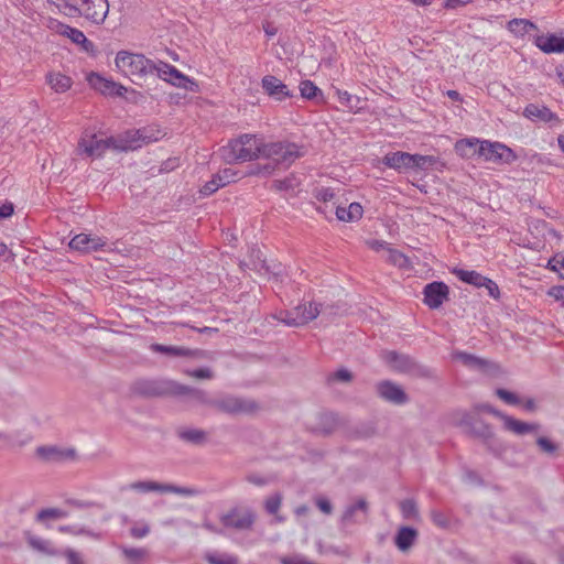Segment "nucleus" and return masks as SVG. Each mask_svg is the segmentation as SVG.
Returning <instances> with one entry per match:
<instances>
[{
	"label": "nucleus",
	"instance_id": "1",
	"mask_svg": "<svg viewBox=\"0 0 564 564\" xmlns=\"http://www.w3.org/2000/svg\"><path fill=\"white\" fill-rule=\"evenodd\" d=\"M58 10L70 18L84 17L86 20L101 24L108 15L107 0H48Z\"/></svg>",
	"mask_w": 564,
	"mask_h": 564
},
{
	"label": "nucleus",
	"instance_id": "2",
	"mask_svg": "<svg viewBox=\"0 0 564 564\" xmlns=\"http://www.w3.org/2000/svg\"><path fill=\"white\" fill-rule=\"evenodd\" d=\"M264 142L254 134H242L223 147L221 156L228 163L247 162L262 158Z\"/></svg>",
	"mask_w": 564,
	"mask_h": 564
},
{
	"label": "nucleus",
	"instance_id": "3",
	"mask_svg": "<svg viewBox=\"0 0 564 564\" xmlns=\"http://www.w3.org/2000/svg\"><path fill=\"white\" fill-rule=\"evenodd\" d=\"M116 66L126 76L130 77L134 84L140 85L147 76L156 70V63L147 58L143 54H134L121 51L115 58Z\"/></svg>",
	"mask_w": 564,
	"mask_h": 564
},
{
	"label": "nucleus",
	"instance_id": "4",
	"mask_svg": "<svg viewBox=\"0 0 564 564\" xmlns=\"http://www.w3.org/2000/svg\"><path fill=\"white\" fill-rule=\"evenodd\" d=\"M303 152L296 143L279 141L264 143L262 158L271 160L275 164L289 167L295 160L301 158Z\"/></svg>",
	"mask_w": 564,
	"mask_h": 564
},
{
	"label": "nucleus",
	"instance_id": "5",
	"mask_svg": "<svg viewBox=\"0 0 564 564\" xmlns=\"http://www.w3.org/2000/svg\"><path fill=\"white\" fill-rule=\"evenodd\" d=\"M213 409L228 415L249 414L258 410V404L251 399L232 394H221L215 398Z\"/></svg>",
	"mask_w": 564,
	"mask_h": 564
},
{
	"label": "nucleus",
	"instance_id": "6",
	"mask_svg": "<svg viewBox=\"0 0 564 564\" xmlns=\"http://www.w3.org/2000/svg\"><path fill=\"white\" fill-rule=\"evenodd\" d=\"M123 490H133L142 494L149 491H159L162 494H176L185 497H194L200 494L198 489L193 487H181L171 484H160L153 480L134 481L123 487Z\"/></svg>",
	"mask_w": 564,
	"mask_h": 564
},
{
	"label": "nucleus",
	"instance_id": "7",
	"mask_svg": "<svg viewBox=\"0 0 564 564\" xmlns=\"http://www.w3.org/2000/svg\"><path fill=\"white\" fill-rule=\"evenodd\" d=\"M134 392L144 397L175 395L182 391L181 383L172 380H140L134 383Z\"/></svg>",
	"mask_w": 564,
	"mask_h": 564
},
{
	"label": "nucleus",
	"instance_id": "8",
	"mask_svg": "<svg viewBox=\"0 0 564 564\" xmlns=\"http://www.w3.org/2000/svg\"><path fill=\"white\" fill-rule=\"evenodd\" d=\"M111 147H115L113 138L102 139L89 130L83 132L78 142L79 152L89 158H100Z\"/></svg>",
	"mask_w": 564,
	"mask_h": 564
},
{
	"label": "nucleus",
	"instance_id": "9",
	"mask_svg": "<svg viewBox=\"0 0 564 564\" xmlns=\"http://www.w3.org/2000/svg\"><path fill=\"white\" fill-rule=\"evenodd\" d=\"M318 314L319 308L317 304L308 303L297 305L290 311L281 312L278 318L288 326L297 327L315 319Z\"/></svg>",
	"mask_w": 564,
	"mask_h": 564
},
{
	"label": "nucleus",
	"instance_id": "10",
	"mask_svg": "<svg viewBox=\"0 0 564 564\" xmlns=\"http://www.w3.org/2000/svg\"><path fill=\"white\" fill-rule=\"evenodd\" d=\"M256 518V512L252 509L236 507L223 514L220 521L226 528L246 531L252 529Z\"/></svg>",
	"mask_w": 564,
	"mask_h": 564
},
{
	"label": "nucleus",
	"instance_id": "11",
	"mask_svg": "<svg viewBox=\"0 0 564 564\" xmlns=\"http://www.w3.org/2000/svg\"><path fill=\"white\" fill-rule=\"evenodd\" d=\"M479 149L481 151L480 158L487 162L511 164L517 160L513 150L500 142L484 140V145Z\"/></svg>",
	"mask_w": 564,
	"mask_h": 564
},
{
	"label": "nucleus",
	"instance_id": "12",
	"mask_svg": "<svg viewBox=\"0 0 564 564\" xmlns=\"http://www.w3.org/2000/svg\"><path fill=\"white\" fill-rule=\"evenodd\" d=\"M155 73L160 78L171 83L176 87L184 88L189 91L198 90V84L196 82L189 79L187 76L182 74L176 67L167 63L160 61L156 65Z\"/></svg>",
	"mask_w": 564,
	"mask_h": 564
},
{
	"label": "nucleus",
	"instance_id": "13",
	"mask_svg": "<svg viewBox=\"0 0 564 564\" xmlns=\"http://www.w3.org/2000/svg\"><path fill=\"white\" fill-rule=\"evenodd\" d=\"M69 248L85 253L108 248V240L105 237L91 236L88 234H78L68 243Z\"/></svg>",
	"mask_w": 564,
	"mask_h": 564
},
{
	"label": "nucleus",
	"instance_id": "14",
	"mask_svg": "<svg viewBox=\"0 0 564 564\" xmlns=\"http://www.w3.org/2000/svg\"><path fill=\"white\" fill-rule=\"evenodd\" d=\"M424 304L436 310L449 299V288L444 282L434 281L424 286Z\"/></svg>",
	"mask_w": 564,
	"mask_h": 564
},
{
	"label": "nucleus",
	"instance_id": "15",
	"mask_svg": "<svg viewBox=\"0 0 564 564\" xmlns=\"http://www.w3.org/2000/svg\"><path fill=\"white\" fill-rule=\"evenodd\" d=\"M369 506L366 499L359 498L344 510L340 522L344 525L361 523L368 516Z\"/></svg>",
	"mask_w": 564,
	"mask_h": 564
},
{
	"label": "nucleus",
	"instance_id": "16",
	"mask_svg": "<svg viewBox=\"0 0 564 564\" xmlns=\"http://www.w3.org/2000/svg\"><path fill=\"white\" fill-rule=\"evenodd\" d=\"M36 455L46 463H62L73 460L76 452L73 448H61L58 446H39Z\"/></svg>",
	"mask_w": 564,
	"mask_h": 564
},
{
	"label": "nucleus",
	"instance_id": "17",
	"mask_svg": "<svg viewBox=\"0 0 564 564\" xmlns=\"http://www.w3.org/2000/svg\"><path fill=\"white\" fill-rule=\"evenodd\" d=\"M261 86L265 94L276 101H283L293 96L288 86L273 75L264 76Z\"/></svg>",
	"mask_w": 564,
	"mask_h": 564
},
{
	"label": "nucleus",
	"instance_id": "18",
	"mask_svg": "<svg viewBox=\"0 0 564 564\" xmlns=\"http://www.w3.org/2000/svg\"><path fill=\"white\" fill-rule=\"evenodd\" d=\"M377 392L380 398L394 404H404L408 402V395L403 389L389 380L380 381L377 384Z\"/></svg>",
	"mask_w": 564,
	"mask_h": 564
},
{
	"label": "nucleus",
	"instance_id": "19",
	"mask_svg": "<svg viewBox=\"0 0 564 564\" xmlns=\"http://www.w3.org/2000/svg\"><path fill=\"white\" fill-rule=\"evenodd\" d=\"M163 137L160 130L153 128H143L127 132V142L130 149H137L142 143H150L160 140Z\"/></svg>",
	"mask_w": 564,
	"mask_h": 564
},
{
	"label": "nucleus",
	"instance_id": "20",
	"mask_svg": "<svg viewBox=\"0 0 564 564\" xmlns=\"http://www.w3.org/2000/svg\"><path fill=\"white\" fill-rule=\"evenodd\" d=\"M382 357L391 369L406 375L409 373L411 366L415 360L409 355L400 354L394 350L386 351Z\"/></svg>",
	"mask_w": 564,
	"mask_h": 564
},
{
	"label": "nucleus",
	"instance_id": "21",
	"mask_svg": "<svg viewBox=\"0 0 564 564\" xmlns=\"http://www.w3.org/2000/svg\"><path fill=\"white\" fill-rule=\"evenodd\" d=\"M411 161L412 154L401 151L389 152L382 159V163L386 166L393 169L398 172H405L412 170Z\"/></svg>",
	"mask_w": 564,
	"mask_h": 564
},
{
	"label": "nucleus",
	"instance_id": "22",
	"mask_svg": "<svg viewBox=\"0 0 564 564\" xmlns=\"http://www.w3.org/2000/svg\"><path fill=\"white\" fill-rule=\"evenodd\" d=\"M453 358L459 360L464 366L470 369L480 370L482 372H489L495 368V364L490 362L489 360L479 358L465 351H455L453 354Z\"/></svg>",
	"mask_w": 564,
	"mask_h": 564
},
{
	"label": "nucleus",
	"instance_id": "23",
	"mask_svg": "<svg viewBox=\"0 0 564 564\" xmlns=\"http://www.w3.org/2000/svg\"><path fill=\"white\" fill-rule=\"evenodd\" d=\"M484 145V140L477 138H465L456 141L455 151L464 159H473L475 156L480 158V147Z\"/></svg>",
	"mask_w": 564,
	"mask_h": 564
},
{
	"label": "nucleus",
	"instance_id": "24",
	"mask_svg": "<svg viewBox=\"0 0 564 564\" xmlns=\"http://www.w3.org/2000/svg\"><path fill=\"white\" fill-rule=\"evenodd\" d=\"M177 437L184 443L202 446L208 442V432L196 427L181 426L176 430Z\"/></svg>",
	"mask_w": 564,
	"mask_h": 564
},
{
	"label": "nucleus",
	"instance_id": "25",
	"mask_svg": "<svg viewBox=\"0 0 564 564\" xmlns=\"http://www.w3.org/2000/svg\"><path fill=\"white\" fill-rule=\"evenodd\" d=\"M523 116L532 121L552 122L558 121L557 116L545 106L529 104L523 110Z\"/></svg>",
	"mask_w": 564,
	"mask_h": 564
},
{
	"label": "nucleus",
	"instance_id": "26",
	"mask_svg": "<svg viewBox=\"0 0 564 564\" xmlns=\"http://www.w3.org/2000/svg\"><path fill=\"white\" fill-rule=\"evenodd\" d=\"M535 45L544 53H563L564 52V37L555 34L539 35L535 39Z\"/></svg>",
	"mask_w": 564,
	"mask_h": 564
},
{
	"label": "nucleus",
	"instance_id": "27",
	"mask_svg": "<svg viewBox=\"0 0 564 564\" xmlns=\"http://www.w3.org/2000/svg\"><path fill=\"white\" fill-rule=\"evenodd\" d=\"M419 532L411 527H401L395 536L394 544L401 552H408L415 543Z\"/></svg>",
	"mask_w": 564,
	"mask_h": 564
},
{
	"label": "nucleus",
	"instance_id": "28",
	"mask_svg": "<svg viewBox=\"0 0 564 564\" xmlns=\"http://www.w3.org/2000/svg\"><path fill=\"white\" fill-rule=\"evenodd\" d=\"M503 427L505 430L514 433L516 435H524L529 433H533L538 431L539 424L536 423H528L520 420H517L510 415H506L503 417Z\"/></svg>",
	"mask_w": 564,
	"mask_h": 564
},
{
	"label": "nucleus",
	"instance_id": "29",
	"mask_svg": "<svg viewBox=\"0 0 564 564\" xmlns=\"http://www.w3.org/2000/svg\"><path fill=\"white\" fill-rule=\"evenodd\" d=\"M466 433L481 438L488 448H491V442L495 438V433L489 424L476 420V422L467 430Z\"/></svg>",
	"mask_w": 564,
	"mask_h": 564
},
{
	"label": "nucleus",
	"instance_id": "30",
	"mask_svg": "<svg viewBox=\"0 0 564 564\" xmlns=\"http://www.w3.org/2000/svg\"><path fill=\"white\" fill-rule=\"evenodd\" d=\"M301 185V180L295 174H290L283 180H274L271 188L285 195H294Z\"/></svg>",
	"mask_w": 564,
	"mask_h": 564
},
{
	"label": "nucleus",
	"instance_id": "31",
	"mask_svg": "<svg viewBox=\"0 0 564 564\" xmlns=\"http://www.w3.org/2000/svg\"><path fill=\"white\" fill-rule=\"evenodd\" d=\"M338 424V416L335 413H322L314 431L323 435H328L337 429Z\"/></svg>",
	"mask_w": 564,
	"mask_h": 564
},
{
	"label": "nucleus",
	"instance_id": "32",
	"mask_svg": "<svg viewBox=\"0 0 564 564\" xmlns=\"http://www.w3.org/2000/svg\"><path fill=\"white\" fill-rule=\"evenodd\" d=\"M362 206L359 203H351L347 208L337 206L336 217L341 221H356L362 217Z\"/></svg>",
	"mask_w": 564,
	"mask_h": 564
},
{
	"label": "nucleus",
	"instance_id": "33",
	"mask_svg": "<svg viewBox=\"0 0 564 564\" xmlns=\"http://www.w3.org/2000/svg\"><path fill=\"white\" fill-rule=\"evenodd\" d=\"M25 539L28 544L35 551L45 554V555H56V551L51 541L45 540L43 538L31 534L30 532L25 533Z\"/></svg>",
	"mask_w": 564,
	"mask_h": 564
},
{
	"label": "nucleus",
	"instance_id": "34",
	"mask_svg": "<svg viewBox=\"0 0 564 564\" xmlns=\"http://www.w3.org/2000/svg\"><path fill=\"white\" fill-rule=\"evenodd\" d=\"M151 349L155 352L174 356V357H189V356H196L198 354V350H191L185 347H178V346H165L161 344H153L151 346Z\"/></svg>",
	"mask_w": 564,
	"mask_h": 564
},
{
	"label": "nucleus",
	"instance_id": "35",
	"mask_svg": "<svg viewBox=\"0 0 564 564\" xmlns=\"http://www.w3.org/2000/svg\"><path fill=\"white\" fill-rule=\"evenodd\" d=\"M181 387L184 388V390L182 389V391L176 392L175 395H189L196 402L213 408L215 398L209 397L204 390L192 388L185 384H181Z\"/></svg>",
	"mask_w": 564,
	"mask_h": 564
},
{
	"label": "nucleus",
	"instance_id": "36",
	"mask_svg": "<svg viewBox=\"0 0 564 564\" xmlns=\"http://www.w3.org/2000/svg\"><path fill=\"white\" fill-rule=\"evenodd\" d=\"M453 273L463 282L471 284L477 288H482L486 276L481 275L477 271H468L464 269L455 268Z\"/></svg>",
	"mask_w": 564,
	"mask_h": 564
},
{
	"label": "nucleus",
	"instance_id": "37",
	"mask_svg": "<svg viewBox=\"0 0 564 564\" xmlns=\"http://www.w3.org/2000/svg\"><path fill=\"white\" fill-rule=\"evenodd\" d=\"M88 82L91 87L104 95H112L113 88L116 87V83L109 79L101 77L98 74H90L88 77Z\"/></svg>",
	"mask_w": 564,
	"mask_h": 564
},
{
	"label": "nucleus",
	"instance_id": "38",
	"mask_svg": "<svg viewBox=\"0 0 564 564\" xmlns=\"http://www.w3.org/2000/svg\"><path fill=\"white\" fill-rule=\"evenodd\" d=\"M47 84L56 93H65L72 86L70 77L61 73H50L47 75Z\"/></svg>",
	"mask_w": 564,
	"mask_h": 564
},
{
	"label": "nucleus",
	"instance_id": "39",
	"mask_svg": "<svg viewBox=\"0 0 564 564\" xmlns=\"http://www.w3.org/2000/svg\"><path fill=\"white\" fill-rule=\"evenodd\" d=\"M536 29V25L527 19H512L508 22V30L517 36H523Z\"/></svg>",
	"mask_w": 564,
	"mask_h": 564
},
{
	"label": "nucleus",
	"instance_id": "40",
	"mask_svg": "<svg viewBox=\"0 0 564 564\" xmlns=\"http://www.w3.org/2000/svg\"><path fill=\"white\" fill-rule=\"evenodd\" d=\"M408 375L412 376L414 378H424V379H435L436 378L435 371L432 368L424 366V365L417 362L416 360L413 361Z\"/></svg>",
	"mask_w": 564,
	"mask_h": 564
},
{
	"label": "nucleus",
	"instance_id": "41",
	"mask_svg": "<svg viewBox=\"0 0 564 564\" xmlns=\"http://www.w3.org/2000/svg\"><path fill=\"white\" fill-rule=\"evenodd\" d=\"M436 158L433 155L412 154V170H426L436 163Z\"/></svg>",
	"mask_w": 564,
	"mask_h": 564
},
{
	"label": "nucleus",
	"instance_id": "42",
	"mask_svg": "<svg viewBox=\"0 0 564 564\" xmlns=\"http://www.w3.org/2000/svg\"><path fill=\"white\" fill-rule=\"evenodd\" d=\"M206 561L209 564H238L239 558L236 555L228 554V553H208L205 556Z\"/></svg>",
	"mask_w": 564,
	"mask_h": 564
},
{
	"label": "nucleus",
	"instance_id": "43",
	"mask_svg": "<svg viewBox=\"0 0 564 564\" xmlns=\"http://www.w3.org/2000/svg\"><path fill=\"white\" fill-rule=\"evenodd\" d=\"M387 252H388L387 261L390 262L391 264H393V265H395V267H398L400 269H405V268L409 267L410 261H409L408 257H405L399 250L389 248L387 250Z\"/></svg>",
	"mask_w": 564,
	"mask_h": 564
},
{
	"label": "nucleus",
	"instance_id": "44",
	"mask_svg": "<svg viewBox=\"0 0 564 564\" xmlns=\"http://www.w3.org/2000/svg\"><path fill=\"white\" fill-rule=\"evenodd\" d=\"M68 517V512L58 508H46L39 511L36 514L37 521H44L46 519H64Z\"/></svg>",
	"mask_w": 564,
	"mask_h": 564
},
{
	"label": "nucleus",
	"instance_id": "45",
	"mask_svg": "<svg viewBox=\"0 0 564 564\" xmlns=\"http://www.w3.org/2000/svg\"><path fill=\"white\" fill-rule=\"evenodd\" d=\"M282 495L280 492H275L271 496H269L265 500H264V509L265 511L269 513V514H274L276 516L280 508H281V505H282Z\"/></svg>",
	"mask_w": 564,
	"mask_h": 564
},
{
	"label": "nucleus",
	"instance_id": "46",
	"mask_svg": "<svg viewBox=\"0 0 564 564\" xmlns=\"http://www.w3.org/2000/svg\"><path fill=\"white\" fill-rule=\"evenodd\" d=\"M400 510L404 519H416L419 511L413 499H404L400 502Z\"/></svg>",
	"mask_w": 564,
	"mask_h": 564
},
{
	"label": "nucleus",
	"instance_id": "47",
	"mask_svg": "<svg viewBox=\"0 0 564 564\" xmlns=\"http://www.w3.org/2000/svg\"><path fill=\"white\" fill-rule=\"evenodd\" d=\"M299 88L301 96L306 99H313L318 94H322L321 89L311 80L301 82Z\"/></svg>",
	"mask_w": 564,
	"mask_h": 564
},
{
	"label": "nucleus",
	"instance_id": "48",
	"mask_svg": "<svg viewBox=\"0 0 564 564\" xmlns=\"http://www.w3.org/2000/svg\"><path fill=\"white\" fill-rule=\"evenodd\" d=\"M476 417L466 412V411H459L454 414V423L458 426L465 427V431L467 430L476 422Z\"/></svg>",
	"mask_w": 564,
	"mask_h": 564
},
{
	"label": "nucleus",
	"instance_id": "49",
	"mask_svg": "<svg viewBox=\"0 0 564 564\" xmlns=\"http://www.w3.org/2000/svg\"><path fill=\"white\" fill-rule=\"evenodd\" d=\"M58 531L62 532V533H68V534H73V535H88L90 538H94V539H98L99 535L96 534L95 532L84 528V527H76V525H61L58 528Z\"/></svg>",
	"mask_w": 564,
	"mask_h": 564
},
{
	"label": "nucleus",
	"instance_id": "50",
	"mask_svg": "<svg viewBox=\"0 0 564 564\" xmlns=\"http://www.w3.org/2000/svg\"><path fill=\"white\" fill-rule=\"evenodd\" d=\"M67 35L74 43L83 45L86 50L93 46L91 42L78 29L68 28Z\"/></svg>",
	"mask_w": 564,
	"mask_h": 564
},
{
	"label": "nucleus",
	"instance_id": "51",
	"mask_svg": "<svg viewBox=\"0 0 564 564\" xmlns=\"http://www.w3.org/2000/svg\"><path fill=\"white\" fill-rule=\"evenodd\" d=\"M124 557L130 561H140L148 555V551L142 547H122L121 549Z\"/></svg>",
	"mask_w": 564,
	"mask_h": 564
},
{
	"label": "nucleus",
	"instance_id": "52",
	"mask_svg": "<svg viewBox=\"0 0 564 564\" xmlns=\"http://www.w3.org/2000/svg\"><path fill=\"white\" fill-rule=\"evenodd\" d=\"M536 444L543 453L549 455H554L558 449V446L555 443L544 436L538 437Z\"/></svg>",
	"mask_w": 564,
	"mask_h": 564
},
{
	"label": "nucleus",
	"instance_id": "53",
	"mask_svg": "<svg viewBox=\"0 0 564 564\" xmlns=\"http://www.w3.org/2000/svg\"><path fill=\"white\" fill-rule=\"evenodd\" d=\"M496 395L499 399H501L503 402L511 404V405H517L520 403V399L518 398L517 394H514L513 392H510L506 389H502V388H498L496 390Z\"/></svg>",
	"mask_w": 564,
	"mask_h": 564
},
{
	"label": "nucleus",
	"instance_id": "54",
	"mask_svg": "<svg viewBox=\"0 0 564 564\" xmlns=\"http://www.w3.org/2000/svg\"><path fill=\"white\" fill-rule=\"evenodd\" d=\"M549 268L560 274L564 279V254H555L549 260Z\"/></svg>",
	"mask_w": 564,
	"mask_h": 564
},
{
	"label": "nucleus",
	"instance_id": "55",
	"mask_svg": "<svg viewBox=\"0 0 564 564\" xmlns=\"http://www.w3.org/2000/svg\"><path fill=\"white\" fill-rule=\"evenodd\" d=\"M351 380H352V373L345 368H341V369L335 371L334 373H332L328 377V382H332V381L350 382Z\"/></svg>",
	"mask_w": 564,
	"mask_h": 564
},
{
	"label": "nucleus",
	"instance_id": "56",
	"mask_svg": "<svg viewBox=\"0 0 564 564\" xmlns=\"http://www.w3.org/2000/svg\"><path fill=\"white\" fill-rule=\"evenodd\" d=\"M220 187L224 186L219 181L216 180V176L214 175L213 178L205 183V185L200 188V194L204 196H209Z\"/></svg>",
	"mask_w": 564,
	"mask_h": 564
},
{
	"label": "nucleus",
	"instance_id": "57",
	"mask_svg": "<svg viewBox=\"0 0 564 564\" xmlns=\"http://www.w3.org/2000/svg\"><path fill=\"white\" fill-rule=\"evenodd\" d=\"M236 172H234L231 169H225L220 173L216 174V180L221 183L223 186L231 183L235 181Z\"/></svg>",
	"mask_w": 564,
	"mask_h": 564
},
{
	"label": "nucleus",
	"instance_id": "58",
	"mask_svg": "<svg viewBox=\"0 0 564 564\" xmlns=\"http://www.w3.org/2000/svg\"><path fill=\"white\" fill-rule=\"evenodd\" d=\"M10 440L14 444H18L19 446H23V445H25V444L31 442L32 435L29 434V433H23V432H20V431H15V432H13L10 435Z\"/></svg>",
	"mask_w": 564,
	"mask_h": 564
},
{
	"label": "nucleus",
	"instance_id": "59",
	"mask_svg": "<svg viewBox=\"0 0 564 564\" xmlns=\"http://www.w3.org/2000/svg\"><path fill=\"white\" fill-rule=\"evenodd\" d=\"M186 373L189 377L196 379H212L214 378V372L209 368H199L194 370H187Z\"/></svg>",
	"mask_w": 564,
	"mask_h": 564
},
{
	"label": "nucleus",
	"instance_id": "60",
	"mask_svg": "<svg viewBox=\"0 0 564 564\" xmlns=\"http://www.w3.org/2000/svg\"><path fill=\"white\" fill-rule=\"evenodd\" d=\"M476 409L478 411H482V412H487L489 414H492L494 416L499 417L502 421H503V417H506V415H507V414L502 413L501 411L497 410L496 408H494L492 405H490L488 403L479 404V405L476 406Z\"/></svg>",
	"mask_w": 564,
	"mask_h": 564
},
{
	"label": "nucleus",
	"instance_id": "61",
	"mask_svg": "<svg viewBox=\"0 0 564 564\" xmlns=\"http://www.w3.org/2000/svg\"><path fill=\"white\" fill-rule=\"evenodd\" d=\"M317 508L325 514H332L333 505L326 498L319 497L315 500Z\"/></svg>",
	"mask_w": 564,
	"mask_h": 564
},
{
	"label": "nucleus",
	"instance_id": "62",
	"mask_svg": "<svg viewBox=\"0 0 564 564\" xmlns=\"http://www.w3.org/2000/svg\"><path fill=\"white\" fill-rule=\"evenodd\" d=\"M482 288H486L488 290V293L491 297L497 299L499 297V288L496 282L490 280L489 278L485 279V282L482 284Z\"/></svg>",
	"mask_w": 564,
	"mask_h": 564
},
{
	"label": "nucleus",
	"instance_id": "63",
	"mask_svg": "<svg viewBox=\"0 0 564 564\" xmlns=\"http://www.w3.org/2000/svg\"><path fill=\"white\" fill-rule=\"evenodd\" d=\"M68 564H85L80 555L74 550H67L65 552Z\"/></svg>",
	"mask_w": 564,
	"mask_h": 564
},
{
	"label": "nucleus",
	"instance_id": "64",
	"mask_svg": "<svg viewBox=\"0 0 564 564\" xmlns=\"http://www.w3.org/2000/svg\"><path fill=\"white\" fill-rule=\"evenodd\" d=\"M281 564H312V563L302 556H292V557H282Z\"/></svg>",
	"mask_w": 564,
	"mask_h": 564
}]
</instances>
